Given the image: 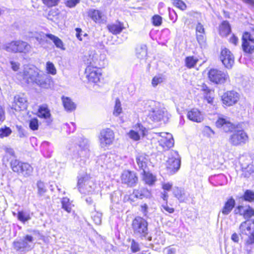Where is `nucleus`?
Segmentation results:
<instances>
[{
	"mask_svg": "<svg viewBox=\"0 0 254 254\" xmlns=\"http://www.w3.org/2000/svg\"><path fill=\"white\" fill-rule=\"evenodd\" d=\"M19 75L27 84H35L45 89L51 88L53 85L52 78L51 76L40 73L39 69L33 66H24L23 71L20 72Z\"/></svg>",
	"mask_w": 254,
	"mask_h": 254,
	"instance_id": "f257e3e1",
	"label": "nucleus"
},
{
	"mask_svg": "<svg viewBox=\"0 0 254 254\" xmlns=\"http://www.w3.org/2000/svg\"><path fill=\"white\" fill-rule=\"evenodd\" d=\"M75 143L76 145L72 150V159L77 162H84L90 155L89 141L87 139L80 137L77 139Z\"/></svg>",
	"mask_w": 254,
	"mask_h": 254,
	"instance_id": "f03ea898",
	"label": "nucleus"
},
{
	"mask_svg": "<svg viewBox=\"0 0 254 254\" xmlns=\"http://www.w3.org/2000/svg\"><path fill=\"white\" fill-rule=\"evenodd\" d=\"M148 117L153 121L158 122L163 120L167 121L169 118L168 114L165 108L159 107V104L154 101H150L147 103Z\"/></svg>",
	"mask_w": 254,
	"mask_h": 254,
	"instance_id": "7ed1b4c3",
	"label": "nucleus"
},
{
	"mask_svg": "<svg viewBox=\"0 0 254 254\" xmlns=\"http://www.w3.org/2000/svg\"><path fill=\"white\" fill-rule=\"evenodd\" d=\"M78 178L77 187L79 192L85 194H93L97 188L94 180L87 174L80 176Z\"/></svg>",
	"mask_w": 254,
	"mask_h": 254,
	"instance_id": "20e7f679",
	"label": "nucleus"
},
{
	"mask_svg": "<svg viewBox=\"0 0 254 254\" xmlns=\"http://www.w3.org/2000/svg\"><path fill=\"white\" fill-rule=\"evenodd\" d=\"M104 55H98L95 50H91L86 52L82 57L83 62L88 66H102L104 65Z\"/></svg>",
	"mask_w": 254,
	"mask_h": 254,
	"instance_id": "39448f33",
	"label": "nucleus"
},
{
	"mask_svg": "<svg viewBox=\"0 0 254 254\" xmlns=\"http://www.w3.org/2000/svg\"><path fill=\"white\" fill-rule=\"evenodd\" d=\"M2 49L8 52L26 54L30 51L31 46L26 42L21 40H16L12 41L11 42L3 45Z\"/></svg>",
	"mask_w": 254,
	"mask_h": 254,
	"instance_id": "423d86ee",
	"label": "nucleus"
},
{
	"mask_svg": "<svg viewBox=\"0 0 254 254\" xmlns=\"http://www.w3.org/2000/svg\"><path fill=\"white\" fill-rule=\"evenodd\" d=\"M132 228L134 234L141 239L146 238L148 234V223L141 217H135L132 222Z\"/></svg>",
	"mask_w": 254,
	"mask_h": 254,
	"instance_id": "0eeeda50",
	"label": "nucleus"
},
{
	"mask_svg": "<svg viewBox=\"0 0 254 254\" xmlns=\"http://www.w3.org/2000/svg\"><path fill=\"white\" fill-rule=\"evenodd\" d=\"M181 165V159L178 152L172 150L170 152L166 166L171 174H174L178 171Z\"/></svg>",
	"mask_w": 254,
	"mask_h": 254,
	"instance_id": "6e6552de",
	"label": "nucleus"
},
{
	"mask_svg": "<svg viewBox=\"0 0 254 254\" xmlns=\"http://www.w3.org/2000/svg\"><path fill=\"white\" fill-rule=\"evenodd\" d=\"M209 80L215 84H222L228 79V74L216 68H211L208 72Z\"/></svg>",
	"mask_w": 254,
	"mask_h": 254,
	"instance_id": "1a4fd4ad",
	"label": "nucleus"
},
{
	"mask_svg": "<svg viewBox=\"0 0 254 254\" xmlns=\"http://www.w3.org/2000/svg\"><path fill=\"white\" fill-rule=\"evenodd\" d=\"M115 138L114 131L110 128L102 129L99 135L100 145L102 148H106L112 145Z\"/></svg>",
	"mask_w": 254,
	"mask_h": 254,
	"instance_id": "9d476101",
	"label": "nucleus"
},
{
	"mask_svg": "<svg viewBox=\"0 0 254 254\" xmlns=\"http://www.w3.org/2000/svg\"><path fill=\"white\" fill-rule=\"evenodd\" d=\"M248 140V136L243 130H235L230 136L229 139V142L234 146L244 144Z\"/></svg>",
	"mask_w": 254,
	"mask_h": 254,
	"instance_id": "9b49d317",
	"label": "nucleus"
},
{
	"mask_svg": "<svg viewBox=\"0 0 254 254\" xmlns=\"http://www.w3.org/2000/svg\"><path fill=\"white\" fill-rule=\"evenodd\" d=\"M13 245L16 250L29 251L33 247L34 238L32 236L27 235L19 241L14 242Z\"/></svg>",
	"mask_w": 254,
	"mask_h": 254,
	"instance_id": "f8f14e48",
	"label": "nucleus"
},
{
	"mask_svg": "<svg viewBox=\"0 0 254 254\" xmlns=\"http://www.w3.org/2000/svg\"><path fill=\"white\" fill-rule=\"evenodd\" d=\"M156 135L159 137L158 138L159 145L164 150H168L174 146V140L171 134L167 132H158Z\"/></svg>",
	"mask_w": 254,
	"mask_h": 254,
	"instance_id": "ddd939ff",
	"label": "nucleus"
},
{
	"mask_svg": "<svg viewBox=\"0 0 254 254\" xmlns=\"http://www.w3.org/2000/svg\"><path fill=\"white\" fill-rule=\"evenodd\" d=\"M85 74L88 81L93 83L98 82L102 75L101 70L98 66H87Z\"/></svg>",
	"mask_w": 254,
	"mask_h": 254,
	"instance_id": "4468645a",
	"label": "nucleus"
},
{
	"mask_svg": "<svg viewBox=\"0 0 254 254\" xmlns=\"http://www.w3.org/2000/svg\"><path fill=\"white\" fill-rule=\"evenodd\" d=\"M242 48L246 53H252L254 50V38L248 32H245L242 36Z\"/></svg>",
	"mask_w": 254,
	"mask_h": 254,
	"instance_id": "2eb2a0df",
	"label": "nucleus"
},
{
	"mask_svg": "<svg viewBox=\"0 0 254 254\" xmlns=\"http://www.w3.org/2000/svg\"><path fill=\"white\" fill-rule=\"evenodd\" d=\"M220 60L224 66L227 68H231L234 63V58L231 52L226 48L222 49Z\"/></svg>",
	"mask_w": 254,
	"mask_h": 254,
	"instance_id": "dca6fc26",
	"label": "nucleus"
},
{
	"mask_svg": "<svg viewBox=\"0 0 254 254\" xmlns=\"http://www.w3.org/2000/svg\"><path fill=\"white\" fill-rule=\"evenodd\" d=\"M239 99V94L234 91H230L226 92L222 97L223 103L228 106L235 104Z\"/></svg>",
	"mask_w": 254,
	"mask_h": 254,
	"instance_id": "f3484780",
	"label": "nucleus"
},
{
	"mask_svg": "<svg viewBox=\"0 0 254 254\" xmlns=\"http://www.w3.org/2000/svg\"><path fill=\"white\" fill-rule=\"evenodd\" d=\"M216 126L217 127L222 128L226 132L230 131L234 128V125L231 123L229 118L223 115L219 116L216 122Z\"/></svg>",
	"mask_w": 254,
	"mask_h": 254,
	"instance_id": "a211bd4d",
	"label": "nucleus"
},
{
	"mask_svg": "<svg viewBox=\"0 0 254 254\" xmlns=\"http://www.w3.org/2000/svg\"><path fill=\"white\" fill-rule=\"evenodd\" d=\"M97 163L103 167L111 168L115 163L114 155L111 153L102 154L98 159Z\"/></svg>",
	"mask_w": 254,
	"mask_h": 254,
	"instance_id": "6ab92c4d",
	"label": "nucleus"
},
{
	"mask_svg": "<svg viewBox=\"0 0 254 254\" xmlns=\"http://www.w3.org/2000/svg\"><path fill=\"white\" fill-rule=\"evenodd\" d=\"M149 160L148 156L144 153H138L136 156V162L139 171L145 172L148 170L147 165Z\"/></svg>",
	"mask_w": 254,
	"mask_h": 254,
	"instance_id": "aec40b11",
	"label": "nucleus"
},
{
	"mask_svg": "<svg viewBox=\"0 0 254 254\" xmlns=\"http://www.w3.org/2000/svg\"><path fill=\"white\" fill-rule=\"evenodd\" d=\"M121 181L124 184H127L129 186H132L137 183V177L133 172L125 171L122 174Z\"/></svg>",
	"mask_w": 254,
	"mask_h": 254,
	"instance_id": "412c9836",
	"label": "nucleus"
},
{
	"mask_svg": "<svg viewBox=\"0 0 254 254\" xmlns=\"http://www.w3.org/2000/svg\"><path fill=\"white\" fill-rule=\"evenodd\" d=\"M27 102L26 99L19 95L14 97V102L12 105V108L15 111H21L26 109Z\"/></svg>",
	"mask_w": 254,
	"mask_h": 254,
	"instance_id": "4be33fe9",
	"label": "nucleus"
},
{
	"mask_svg": "<svg viewBox=\"0 0 254 254\" xmlns=\"http://www.w3.org/2000/svg\"><path fill=\"white\" fill-rule=\"evenodd\" d=\"M173 193L180 202H186L190 196L189 193L186 191L184 189L178 187H175L173 189Z\"/></svg>",
	"mask_w": 254,
	"mask_h": 254,
	"instance_id": "5701e85b",
	"label": "nucleus"
},
{
	"mask_svg": "<svg viewBox=\"0 0 254 254\" xmlns=\"http://www.w3.org/2000/svg\"><path fill=\"white\" fill-rule=\"evenodd\" d=\"M188 118L196 123H201L203 120V116L197 109L193 108L189 111L187 114Z\"/></svg>",
	"mask_w": 254,
	"mask_h": 254,
	"instance_id": "b1692460",
	"label": "nucleus"
},
{
	"mask_svg": "<svg viewBox=\"0 0 254 254\" xmlns=\"http://www.w3.org/2000/svg\"><path fill=\"white\" fill-rule=\"evenodd\" d=\"M253 227H254V224L252 223V220L248 219L242 222L239 226L240 234L249 237L252 234L251 229Z\"/></svg>",
	"mask_w": 254,
	"mask_h": 254,
	"instance_id": "393cba45",
	"label": "nucleus"
},
{
	"mask_svg": "<svg viewBox=\"0 0 254 254\" xmlns=\"http://www.w3.org/2000/svg\"><path fill=\"white\" fill-rule=\"evenodd\" d=\"M236 204V201L233 197L228 198L225 202L224 205L222 208L221 212L224 215H227L231 212L234 208Z\"/></svg>",
	"mask_w": 254,
	"mask_h": 254,
	"instance_id": "a878e982",
	"label": "nucleus"
},
{
	"mask_svg": "<svg viewBox=\"0 0 254 254\" xmlns=\"http://www.w3.org/2000/svg\"><path fill=\"white\" fill-rule=\"evenodd\" d=\"M62 101L64 109L68 112H71L76 109V105L70 98L63 96Z\"/></svg>",
	"mask_w": 254,
	"mask_h": 254,
	"instance_id": "bb28decb",
	"label": "nucleus"
},
{
	"mask_svg": "<svg viewBox=\"0 0 254 254\" xmlns=\"http://www.w3.org/2000/svg\"><path fill=\"white\" fill-rule=\"evenodd\" d=\"M88 15L96 23H101L102 21L103 14L99 10L90 9L88 11Z\"/></svg>",
	"mask_w": 254,
	"mask_h": 254,
	"instance_id": "cd10ccee",
	"label": "nucleus"
},
{
	"mask_svg": "<svg viewBox=\"0 0 254 254\" xmlns=\"http://www.w3.org/2000/svg\"><path fill=\"white\" fill-rule=\"evenodd\" d=\"M41 151L43 155L47 158H50L53 153V148L48 141H44L40 146Z\"/></svg>",
	"mask_w": 254,
	"mask_h": 254,
	"instance_id": "c85d7f7f",
	"label": "nucleus"
},
{
	"mask_svg": "<svg viewBox=\"0 0 254 254\" xmlns=\"http://www.w3.org/2000/svg\"><path fill=\"white\" fill-rule=\"evenodd\" d=\"M141 174L142 175L143 181L149 186L153 185L156 181V177L148 172V170L145 172H141Z\"/></svg>",
	"mask_w": 254,
	"mask_h": 254,
	"instance_id": "c756f323",
	"label": "nucleus"
},
{
	"mask_svg": "<svg viewBox=\"0 0 254 254\" xmlns=\"http://www.w3.org/2000/svg\"><path fill=\"white\" fill-rule=\"evenodd\" d=\"M252 223L254 224V220H252ZM252 234L247 239L245 242V247L247 251H251L254 248V227L251 229Z\"/></svg>",
	"mask_w": 254,
	"mask_h": 254,
	"instance_id": "7c9ffc66",
	"label": "nucleus"
},
{
	"mask_svg": "<svg viewBox=\"0 0 254 254\" xmlns=\"http://www.w3.org/2000/svg\"><path fill=\"white\" fill-rule=\"evenodd\" d=\"M108 28L110 32L113 34H120L124 29V24L120 22L118 23L112 24L108 26Z\"/></svg>",
	"mask_w": 254,
	"mask_h": 254,
	"instance_id": "2f4dec72",
	"label": "nucleus"
},
{
	"mask_svg": "<svg viewBox=\"0 0 254 254\" xmlns=\"http://www.w3.org/2000/svg\"><path fill=\"white\" fill-rule=\"evenodd\" d=\"M231 32V27L229 22L224 21L219 27V34L222 37L227 36Z\"/></svg>",
	"mask_w": 254,
	"mask_h": 254,
	"instance_id": "473e14b6",
	"label": "nucleus"
},
{
	"mask_svg": "<svg viewBox=\"0 0 254 254\" xmlns=\"http://www.w3.org/2000/svg\"><path fill=\"white\" fill-rule=\"evenodd\" d=\"M32 213L29 211L22 210L17 213V219L23 223L30 220L31 219Z\"/></svg>",
	"mask_w": 254,
	"mask_h": 254,
	"instance_id": "72a5a7b5",
	"label": "nucleus"
},
{
	"mask_svg": "<svg viewBox=\"0 0 254 254\" xmlns=\"http://www.w3.org/2000/svg\"><path fill=\"white\" fill-rule=\"evenodd\" d=\"M33 171V168L30 164L23 162L20 174H21L24 177H28L32 175Z\"/></svg>",
	"mask_w": 254,
	"mask_h": 254,
	"instance_id": "f704fd0d",
	"label": "nucleus"
},
{
	"mask_svg": "<svg viewBox=\"0 0 254 254\" xmlns=\"http://www.w3.org/2000/svg\"><path fill=\"white\" fill-rule=\"evenodd\" d=\"M38 116L41 118L49 119L51 116L50 111L47 105H43L41 106L38 111Z\"/></svg>",
	"mask_w": 254,
	"mask_h": 254,
	"instance_id": "c9c22d12",
	"label": "nucleus"
},
{
	"mask_svg": "<svg viewBox=\"0 0 254 254\" xmlns=\"http://www.w3.org/2000/svg\"><path fill=\"white\" fill-rule=\"evenodd\" d=\"M133 194L134 195V197L142 199L145 197H148L149 196L150 192L147 189L142 188L137 190H134Z\"/></svg>",
	"mask_w": 254,
	"mask_h": 254,
	"instance_id": "e433bc0d",
	"label": "nucleus"
},
{
	"mask_svg": "<svg viewBox=\"0 0 254 254\" xmlns=\"http://www.w3.org/2000/svg\"><path fill=\"white\" fill-rule=\"evenodd\" d=\"M23 164V162H21L18 159H12L11 160L10 163V168L14 172L18 174H20V172H21Z\"/></svg>",
	"mask_w": 254,
	"mask_h": 254,
	"instance_id": "4c0bfd02",
	"label": "nucleus"
},
{
	"mask_svg": "<svg viewBox=\"0 0 254 254\" xmlns=\"http://www.w3.org/2000/svg\"><path fill=\"white\" fill-rule=\"evenodd\" d=\"M46 37L51 39L57 48L60 49L62 50H64L65 48L63 41L58 37L52 34H48L46 35Z\"/></svg>",
	"mask_w": 254,
	"mask_h": 254,
	"instance_id": "58836bf2",
	"label": "nucleus"
},
{
	"mask_svg": "<svg viewBox=\"0 0 254 254\" xmlns=\"http://www.w3.org/2000/svg\"><path fill=\"white\" fill-rule=\"evenodd\" d=\"M94 209V210L91 212V218L96 225H99L102 222V213L96 211L95 208Z\"/></svg>",
	"mask_w": 254,
	"mask_h": 254,
	"instance_id": "ea45409f",
	"label": "nucleus"
},
{
	"mask_svg": "<svg viewBox=\"0 0 254 254\" xmlns=\"http://www.w3.org/2000/svg\"><path fill=\"white\" fill-rule=\"evenodd\" d=\"M136 54L138 58L143 59L147 55V48L146 45H142L136 49Z\"/></svg>",
	"mask_w": 254,
	"mask_h": 254,
	"instance_id": "a19ab883",
	"label": "nucleus"
},
{
	"mask_svg": "<svg viewBox=\"0 0 254 254\" xmlns=\"http://www.w3.org/2000/svg\"><path fill=\"white\" fill-rule=\"evenodd\" d=\"M62 208L65 210L68 213L71 211L72 207L73 205L70 201V200L67 197H64L62 200Z\"/></svg>",
	"mask_w": 254,
	"mask_h": 254,
	"instance_id": "79ce46f5",
	"label": "nucleus"
},
{
	"mask_svg": "<svg viewBox=\"0 0 254 254\" xmlns=\"http://www.w3.org/2000/svg\"><path fill=\"white\" fill-rule=\"evenodd\" d=\"M198 61V60L197 58L193 56H189L186 58L185 65L187 67L191 68L194 66Z\"/></svg>",
	"mask_w": 254,
	"mask_h": 254,
	"instance_id": "37998d69",
	"label": "nucleus"
},
{
	"mask_svg": "<svg viewBox=\"0 0 254 254\" xmlns=\"http://www.w3.org/2000/svg\"><path fill=\"white\" fill-rule=\"evenodd\" d=\"M165 80V77L162 74L155 75L152 79L151 84L153 87H156L158 84L162 83Z\"/></svg>",
	"mask_w": 254,
	"mask_h": 254,
	"instance_id": "c03bdc74",
	"label": "nucleus"
},
{
	"mask_svg": "<svg viewBox=\"0 0 254 254\" xmlns=\"http://www.w3.org/2000/svg\"><path fill=\"white\" fill-rule=\"evenodd\" d=\"M76 32V36L80 41H86L88 39V35L87 33L84 32L80 28L75 29Z\"/></svg>",
	"mask_w": 254,
	"mask_h": 254,
	"instance_id": "a18cd8bd",
	"label": "nucleus"
},
{
	"mask_svg": "<svg viewBox=\"0 0 254 254\" xmlns=\"http://www.w3.org/2000/svg\"><path fill=\"white\" fill-rule=\"evenodd\" d=\"M46 69L49 74L55 75L57 73V69L54 64L52 62L49 61L46 63Z\"/></svg>",
	"mask_w": 254,
	"mask_h": 254,
	"instance_id": "49530a36",
	"label": "nucleus"
},
{
	"mask_svg": "<svg viewBox=\"0 0 254 254\" xmlns=\"http://www.w3.org/2000/svg\"><path fill=\"white\" fill-rule=\"evenodd\" d=\"M122 112V108L121 107V103L120 100L118 98L116 99L115 105L114 107V110L113 114L115 116H118Z\"/></svg>",
	"mask_w": 254,
	"mask_h": 254,
	"instance_id": "de8ad7c7",
	"label": "nucleus"
},
{
	"mask_svg": "<svg viewBox=\"0 0 254 254\" xmlns=\"http://www.w3.org/2000/svg\"><path fill=\"white\" fill-rule=\"evenodd\" d=\"M12 132L11 129L6 126L0 128V137L3 138L8 136Z\"/></svg>",
	"mask_w": 254,
	"mask_h": 254,
	"instance_id": "09e8293b",
	"label": "nucleus"
},
{
	"mask_svg": "<svg viewBox=\"0 0 254 254\" xmlns=\"http://www.w3.org/2000/svg\"><path fill=\"white\" fill-rule=\"evenodd\" d=\"M38 188V193L40 195H43L47 191V189L45 184L41 181H38L37 183Z\"/></svg>",
	"mask_w": 254,
	"mask_h": 254,
	"instance_id": "8fccbe9b",
	"label": "nucleus"
},
{
	"mask_svg": "<svg viewBox=\"0 0 254 254\" xmlns=\"http://www.w3.org/2000/svg\"><path fill=\"white\" fill-rule=\"evenodd\" d=\"M196 36L197 41L201 47L205 46L206 42L205 33L196 34Z\"/></svg>",
	"mask_w": 254,
	"mask_h": 254,
	"instance_id": "3c124183",
	"label": "nucleus"
},
{
	"mask_svg": "<svg viewBox=\"0 0 254 254\" xmlns=\"http://www.w3.org/2000/svg\"><path fill=\"white\" fill-rule=\"evenodd\" d=\"M172 3L174 6L177 7V8L184 10L187 8V5L186 3L181 0H171Z\"/></svg>",
	"mask_w": 254,
	"mask_h": 254,
	"instance_id": "603ef678",
	"label": "nucleus"
},
{
	"mask_svg": "<svg viewBox=\"0 0 254 254\" xmlns=\"http://www.w3.org/2000/svg\"><path fill=\"white\" fill-rule=\"evenodd\" d=\"M254 215V209L249 206H246L245 213L244 214V218L245 219H249Z\"/></svg>",
	"mask_w": 254,
	"mask_h": 254,
	"instance_id": "864d4df0",
	"label": "nucleus"
},
{
	"mask_svg": "<svg viewBox=\"0 0 254 254\" xmlns=\"http://www.w3.org/2000/svg\"><path fill=\"white\" fill-rule=\"evenodd\" d=\"M245 200L248 201H254V192L251 190H247L244 195Z\"/></svg>",
	"mask_w": 254,
	"mask_h": 254,
	"instance_id": "5fc2aeb1",
	"label": "nucleus"
},
{
	"mask_svg": "<svg viewBox=\"0 0 254 254\" xmlns=\"http://www.w3.org/2000/svg\"><path fill=\"white\" fill-rule=\"evenodd\" d=\"M134 130L138 132L139 135L140 136H143L145 135L146 128L141 124H137L135 126Z\"/></svg>",
	"mask_w": 254,
	"mask_h": 254,
	"instance_id": "6e6d98bb",
	"label": "nucleus"
},
{
	"mask_svg": "<svg viewBox=\"0 0 254 254\" xmlns=\"http://www.w3.org/2000/svg\"><path fill=\"white\" fill-rule=\"evenodd\" d=\"M39 127L38 121L37 119H32L29 122V127L33 130L38 129Z\"/></svg>",
	"mask_w": 254,
	"mask_h": 254,
	"instance_id": "4d7b16f0",
	"label": "nucleus"
},
{
	"mask_svg": "<svg viewBox=\"0 0 254 254\" xmlns=\"http://www.w3.org/2000/svg\"><path fill=\"white\" fill-rule=\"evenodd\" d=\"M203 133L204 135L208 137H211L214 135V132L209 127L205 126L203 128Z\"/></svg>",
	"mask_w": 254,
	"mask_h": 254,
	"instance_id": "13d9d810",
	"label": "nucleus"
},
{
	"mask_svg": "<svg viewBox=\"0 0 254 254\" xmlns=\"http://www.w3.org/2000/svg\"><path fill=\"white\" fill-rule=\"evenodd\" d=\"M130 249L133 253L137 252L140 250L139 244L133 239L131 241Z\"/></svg>",
	"mask_w": 254,
	"mask_h": 254,
	"instance_id": "bf43d9fd",
	"label": "nucleus"
},
{
	"mask_svg": "<svg viewBox=\"0 0 254 254\" xmlns=\"http://www.w3.org/2000/svg\"><path fill=\"white\" fill-rule=\"evenodd\" d=\"M129 137L132 139L137 141L139 140L140 135H139L138 132L133 130H131L128 133Z\"/></svg>",
	"mask_w": 254,
	"mask_h": 254,
	"instance_id": "052dcab7",
	"label": "nucleus"
},
{
	"mask_svg": "<svg viewBox=\"0 0 254 254\" xmlns=\"http://www.w3.org/2000/svg\"><path fill=\"white\" fill-rule=\"evenodd\" d=\"M246 207V206L239 205L235 208L234 212L235 214H239L243 216Z\"/></svg>",
	"mask_w": 254,
	"mask_h": 254,
	"instance_id": "680f3d73",
	"label": "nucleus"
},
{
	"mask_svg": "<svg viewBox=\"0 0 254 254\" xmlns=\"http://www.w3.org/2000/svg\"><path fill=\"white\" fill-rule=\"evenodd\" d=\"M162 17L158 15H155L152 17V22L155 26L160 25L162 23Z\"/></svg>",
	"mask_w": 254,
	"mask_h": 254,
	"instance_id": "e2e57ef3",
	"label": "nucleus"
},
{
	"mask_svg": "<svg viewBox=\"0 0 254 254\" xmlns=\"http://www.w3.org/2000/svg\"><path fill=\"white\" fill-rule=\"evenodd\" d=\"M42 1L47 6L51 7L57 5L59 0H42Z\"/></svg>",
	"mask_w": 254,
	"mask_h": 254,
	"instance_id": "0e129e2a",
	"label": "nucleus"
},
{
	"mask_svg": "<svg viewBox=\"0 0 254 254\" xmlns=\"http://www.w3.org/2000/svg\"><path fill=\"white\" fill-rule=\"evenodd\" d=\"M169 13L170 19L175 22L177 19V15L174 9L169 8Z\"/></svg>",
	"mask_w": 254,
	"mask_h": 254,
	"instance_id": "69168bd1",
	"label": "nucleus"
},
{
	"mask_svg": "<svg viewBox=\"0 0 254 254\" xmlns=\"http://www.w3.org/2000/svg\"><path fill=\"white\" fill-rule=\"evenodd\" d=\"M80 2V0H67L65 4L69 7H74Z\"/></svg>",
	"mask_w": 254,
	"mask_h": 254,
	"instance_id": "338daca9",
	"label": "nucleus"
},
{
	"mask_svg": "<svg viewBox=\"0 0 254 254\" xmlns=\"http://www.w3.org/2000/svg\"><path fill=\"white\" fill-rule=\"evenodd\" d=\"M196 34L205 33L203 25L198 22L195 27Z\"/></svg>",
	"mask_w": 254,
	"mask_h": 254,
	"instance_id": "774afa93",
	"label": "nucleus"
}]
</instances>
